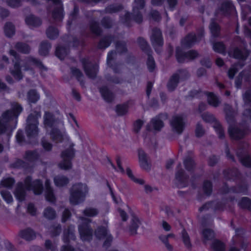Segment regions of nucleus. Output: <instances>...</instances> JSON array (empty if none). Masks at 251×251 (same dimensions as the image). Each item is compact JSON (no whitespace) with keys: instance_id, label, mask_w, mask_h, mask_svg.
Wrapping results in <instances>:
<instances>
[{"instance_id":"2f4dec72","label":"nucleus","mask_w":251,"mask_h":251,"mask_svg":"<svg viewBox=\"0 0 251 251\" xmlns=\"http://www.w3.org/2000/svg\"><path fill=\"white\" fill-rule=\"evenodd\" d=\"M27 99L29 102L34 103L39 99V96L35 91L31 90L28 93Z\"/></svg>"},{"instance_id":"3c124183","label":"nucleus","mask_w":251,"mask_h":251,"mask_svg":"<svg viewBox=\"0 0 251 251\" xmlns=\"http://www.w3.org/2000/svg\"><path fill=\"white\" fill-rule=\"evenodd\" d=\"M241 206L244 208H249L251 206V201L248 198H243L240 201Z\"/></svg>"},{"instance_id":"79ce46f5","label":"nucleus","mask_w":251,"mask_h":251,"mask_svg":"<svg viewBox=\"0 0 251 251\" xmlns=\"http://www.w3.org/2000/svg\"><path fill=\"white\" fill-rule=\"evenodd\" d=\"M14 182V181L12 178H6L1 181V185L6 188H10Z\"/></svg>"},{"instance_id":"680f3d73","label":"nucleus","mask_w":251,"mask_h":251,"mask_svg":"<svg viewBox=\"0 0 251 251\" xmlns=\"http://www.w3.org/2000/svg\"><path fill=\"white\" fill-rule=\"evenodd\" d=\"M45 246L47 248L51 250L52 251H54L56 248V245L52 244V243L49 240L46 241Z\"/></svg>"},{"instance_id":"a18cd8bd","label":"nucleus","mask_w":251,"mask_h":251,"mask_svg":"<svg viewBox=\"0 0 251 251\" xmlns=\"http://www.w3.org/2000/svg\"><path fill=\"white\" fill-rule=\"evenodd\" d=\"M213 50L220 53H223L225 50V46L222 43H216L213 45Z\"/></svg>"},{"instance_id":"774afa93","label":"nucleus","mask_w":251,"mask_h":251,"mask_svg":"<svg viewBox=\"0 0 251 251\" xmlns=\"http://www.w3.org/2000/svg\"><path fill=\"white\" fill-rule=\"evenodd\" d=\"M244 99L246 101H251V91L250 90L244 94Z\"/></svg>"},{"instance_id":"7c9ffc66","label":"nucleus","mask_w":251,"mask_h":251,"mask_svg":"<svg viewBox=\"0 0 251 251\" xmlns=\"http://www.w3.org/2000/svg\"><path fill=\"white\" fill-rule=\"evenodd\" d=\"M126 173L127 175L135 183L141 185H143L144 184V180L140 177H137L135 176L132 174L131 171L129 169L127 168L126 169Z\"/></svg>"},{"instance_id":"a211bd4d","label":"nucleus","mask_w":251,"mask_h":251,"mask_svg":"<svg viewBox=\"0 0 251 251\" xmlns=\"http://www.w3.org/2000/svg\"><path fill=\"white\" fill-rule=\"evenodd\" d=\"M198 54L197 51L195 50H190L185 53L184 55H182L177 50L176 51V58L178 62H181L184 61V57L189 58V59H193L196 57L198 56Z\"/></svg>"},{"instance_id":"0eeeda50","label":"nucleus","mask_w":251,"mask_h":251,"mask_svg":"<svg viewBox=\"0 0 251 251\" xmlns=\"http://www.w3.org/2000/svg\"><path fill=\"white\" fill-rule=\"evenodd\" d=\"M74 151L72 147L65 150L61 155L62 161L59 163V167L63 170H69L72 167L71 160L74 156Z\"/></svg>"},{"instance_id":"423d86ee","label":"nucleus","mask_w":251,"mask_h":251,"mask_svg":"<svg viewBox=\"0 0 251 251\" xmlns=\"http://www.w3.org/2000/svg\"><path fill=\"white\" fill-rule=\"evenodd\" d=\"M41 115L35 112L34 114H30L27 119V126L26 130L28 136H31L37 134V125L38 124V119L40 117Z\"/></svg>"},{"instance_id":"c756f323","label":"nucleus","mask_w":251,"mask_h":251,"mask_svg":"<svg viewBox=\"0 0 251 251\" xmlns=\"http://www.w3.org/2000/svg\"><path fill=\"white\" fill-rule=\"evenodd\" d=\"M211 247L214 251H225V249L224 244L217 240H214L212 241Z\"/></svg>"},{"instance_id":"c9c22d12","label":"nucleus","mask_w":251,"mask_h":251,"mask_svg":"<svg viewBox=\"0 0 251 251\" xmlns=\"http://www.w3.org/2000/svg\"><path fill=\"white\" fill-rule=\"evenodd\" d=\"M16 48L19 51L25 53H28L30 50L28 46L24 43H18L16 46Z\"/></svg>"},{"instance_id":"13d9d810","label":"nucleus","mask_w":251,"mask_h":251,"mask_svg":"<svg viewBox=\"0 0 251 251\" xmlns=\"http://www.w3.org/2000/svg\"><path fill=\"white\" fill-rule=\"evenodd\" d=\"M7 3L9 5L13 7H16L20 5V0H8Z\"/></svg>"},{"instance_id":"37998d69","label":"nucleus","mask_w":251,"mask_h":251,"mask_svg":"<svg viewBox=\"0 0 251 251\" xmlns=\"http://www.w3.org/2000/svg\"><path fill=\"white\" fill-rule=\"evenodd\" d=\"M182 238L183 242L185 245V246L187 248H189L191 246V242L190 240V238L188 235V234L185 231L183 230L182 232Z\"/></svg>"},{"instance_id":"ddd939ff","label":"nucleus","mask_w":251,"mask_h":251,"mask_svg":"<svg viewBox=\"0 0 251 251\" xmlns=\"http://www.w3.org/2000/svg\"><path fill=\"white\" fill-rule=\"evenodd\" d=\"M138 158L141 168L145 170H149L151 168V163L147 154L143 151H139Z\"/></svg>"},{"instance_id":"dca6fc26","label":"nucleus","mask_w":251,"mask_h":251,"mask_svg":"<svg viewBox=\"0 0 251 251\" xmlns=\"http://www.w3.org/2000/svg\"><path fill=\"white\" fill-rule=\"evenodd\" d=\"M163 126V123L160 118L155 117L151 121L149 126V129L151 130L158 131L160 130Z\"/></svg>"},{"instance_id":"5701e85b","label":"nucleus","mask_w":251,"mask_h":251,"mask_svg":"<svg viewBox=\"0 0 251 251\" xmlns=\"http://www.w3.org/2000/svg\"><path fill=\"white\" fill-rule=\"evenodd\" d=\"M25 23L29 26L32 27L40 25L41 21L39 19L35 18L33 15H29L25 18Z\"/></svg>"},{"instance_id":"c85d7f7f","label":"nucleus","mask_w":251,"mask_h":251,"mask_svg":"<svg viewBox=\"0 0 251 251\" xmlns=\"http://www.w3.org/2000/svg\"><path fill=\"white\" fill-rule=\"evenodd\" d=\"M21 236L26 240H30L35 238V234L32 230L27 229L21 232Z\"/></svg>"},{"instance_id":"4d7b16f0","label":"nucleus","mask_w":251,"mask_h":251,"mask_svg":"<svg viewBox=\"0 0 251 251\" xmlns=\"http://www.w3.org/2000/svg\"><path fill=\"white\" fill-rule=\"evenodd\" d=\"M205 193L209 195L211 191V183L209 181H206L204 183L203 186Z\"/></svg>"},{"instance_id":"393cba45","label":"nucleus","mask_w":251,"mask_h":251,"mask_svg":"<svg viewBox=\"0 0 251 251\" xmlns=\"http://www.w3.org/2000/svg\"><path fill=\"white\" fill-rule=\"evenodd\" d=\"M84 70L88 76L90 77H94L97 73L98 66L97 65L92 66L88 65V66H84Z\"/></svg>"},{"instance_id":"9b49d317","label":"nucleus","mask_w":251,"mask_h":251,"mask_svg":"<svg viewBox=\"0 0 251 251\" xmlns=\"http://www.w3.org/2000/svg\"><path fill=\"white\" fill-rule=\"evenodd\" d=\"M95 234L98 239L104 240V246H108L112 240V237L105 226L98 228Z\"/></svg>"},{"instance_id":"39448f33","label":"nucleus","mask_w":251,"mask_h":251,"mask_svg":"<svg viewBox=\"0 0 251 251\" xmlns=\"http://www.w3.org/2000/svg\"><path fill=\"white\" fill-rule=\"evenodd\" d=\"M22 110V107L18 104H14L12 107V111H7L2 115L1 119L0 120V134L5 132L6 130L4 124L13 118H16Z\"/></svg>"},{"instance_id":"6e6d98bb","label":"nucleus","mask_w":251,"mask_h":251,"mask_svg":"<svg viewBox=\"0 0 251 251\" xmlns=\"http://www.w3.org/2000/svg\"><path fill=\"white\" fill-rule=\"evenodd\" d=\"M204 134V130L199 124L197 125L196 128V134L198 137H201Z\"/></svg>"},{"instance_id":"09e8293b","label":"nucleus","mask_w":251,"mask_h":251,"mask_svg":"<svg viewBox=\"0 0 251 251\" xmlns=\"http://www.w3.org/2000/svg\"><path fill=\"white\" fill-rule=\"evenodd\" d=\"M184 165L188 170H190L194 166V163L192 158H188L184 160Z\"/></svg>"},{"instance_id":"4be33fe9","label":"nucleus","mask_w":251,"mask_h":251,"mask_svg":"<svg viewBox=\"0 0 251 251\" xmlns=\"http://www.w3.org/2000/svg\"><path fill=\"white\" fill-rule=\"evenodd\" d=\"M75 236L74 234V227H71L70 228L65 230L64 232L63 240L64 243L70 242L71 240H74Z\"/></svg>"},{"instance_id":"338daca9","label":"nucleus","mask_w":251,"mask_h":251,"mask_svg":"<svg viewBox=\"0 0 251 251\" xmlns=\"http://www.w3.org/2000/svg\"><path fill=\"white\" fill-rule=\"evenodd\" d=\"M61 251H81L79 249L74 250L69 245H65L62 246Z\"/></svg>"},{"instance_id":"603ef678","label":"nucleus","mask_w":251,"mask_h":251,"mask_svg":"<svg viewBox=\"0 0 251 251\" xmlns=\"http://www.w3.org/2000/svg\"><path fill=\"white\" fill-rule=\"evenodd\" d=\"M147 65L148 69L150 71H152L155 68L154 61L153 58L151 56H149L148 57Z\"/></svg>"},{"instance_id":"bb28decb","label":"nucleus","mask_w":251,"mask_h":251,"mask_svg":"<svg viewBox=\"0 0 251 251\" xmlns=\"http://www.w3.org/2000/svg\"><path fill=\"white\" fill-rule=\"evenodd\" d=\"M230 54L236 58L244 59L247 56L248 52L245 50H244L243 51H241L238 49H236L234 50L232 52H230Z\"/></svg>"},{"instance_id":"0e129e2a","label":"nucleus","mask_w":251,"mask_h":251,"mask_svg":"<svg viewBox=\"0 0 251 251\" xmlns=\"http://www.w3.org/2000/svg\"><path fill=\"white\" fill-rule=\"evenodd\" d=\"M237 71V69L235 68V67L234 66H233L232 67H231L229 70L228 72V75L229 77H230L231 78H233Z\"/></svg>"},{"instance_id":"a19ab883","label":"nucleus","mask_w":251,"mask_h":251,"mask_svg":"<svg viewBox=\"0 0 251 251\" xmlns=\"http://www.w3.org/2000/svg\"><path fill=\"white\" fill-rule=\"evenodd\" d=\"M128 110V106L127 104L119 105L117 106L116 111L119 115H123L126 113Z\"/></svg>"},{"instance_id":"864d4df0","label":"nucleus","mask_w":251,"mask_h":251,"mask_svg":"<svg viewBox=\"0 0 251 251\" xmlns=\"http://www.w3.org/2000/svg\"><path fill=\"white\" fill-rule=\"evenodd\" d=\"M176 177L177 180L182 181L186 178V176L184 174L182 170H178L176 175Z\"/></svg>"},{"instance_id":"8fccbe9b","label":"nucleus","mask_w":251,"mask_h":251,"mask_svg":"<svg viewBox=\"0 0 251 251\" xmlns=\"http://www.w3.org/2000/svg\"><path fill=\"white\" fill-rule=\"evenodd\" d=\"M38 157V154L36 152L28 151L26 153V158L28 160H34Z\"/></svg>"},{"instance_id":"6e6552de","label":"nucleus","mask_w":251,"mask_h":251,"mask_svg":"<svg viewBox=\"0 0 251 251\" xmlns=\"http://www.w3.org/2000/svg\"><path fill=\"white\" fill-rule=\"evenodd\" d=\"M89 221L87 219H79L78 230L81 239L83 241L89 240L92 237V231L89 228L88 223Z\"/></svg>"},{"instance_id":"2eb2a0df","label":"nucleus","mask_w":251,"mask_h":251,"mask_svg":"<svg viewBox=\"0 0 251 251\" xmlns=\"http://www.w3.org/2000/svg\"><path fill=\"white\" fill-rule=\"evenodd\" d=\"M202 239L205 244H211L214 237V232L209 229H205L202 232Z\"/></svg>"},{"instance_id":"b1692460","label":"nucleus","mask_w":251,"mask_h":251,"mask_svg":"<svg viewBox=\"0 0 251 251\" xmlns=\"http://www.w3.org/2000/svg\"><path fill=\"white\" fill-rule=\"evenodd\" d=\"M228 132L230 136L234 139H239L243 136V133L238 128L230 126Z\"/></svg>"},{"instance_id":"49530a36","label":"nucleus","mask_w":251,"mask_h":251,"mask_svg":"<svg viewBox=\"0 0 251 251\" xmlns=\"http://www.w3.org/2000/svg\"><path fill=\"white\" fill-rule=\"evenodd\" d=\"M98 212L96 209L93 208H87L85 210L84 214L88 217H93L96 216Z\"/></svg>"},{"instance_id":"20e7f679","label":"nucleus","mask_w":251,"mask_h":251,"mask_svg":"<svg viewBox=\"0 0 251 251\" xmlns=\"http://www.w3.org/2000/svg\"><path fill=\"white\" fill-rule=\"evenodd\" d=\"M88 190L87 186L84 184L76 183L74 185L71 191V203L76 204L83 201Z\"/></svg>"},{"instance_id":"5fc2aeb1","label":"nucleus","mask_w":251,"mask_h":251,"mask_svg":"<svg viewBox=\"0 0 251 251\" xmlns=\"http://www.w3.org/2000/svg\"><path fill=\"white\" fill-rule=\"evenodd\" d=\"M233 9V6L229 3H226L223 5L222 10L223 12H227L228 11H231Z\"/></svg>"},{"instance_id":"a878e982","label":"nucleus","mask_w":251,"mask_h":251,"mask_svg":"<svg viewBox=\"0 0 251 251\" xmlns=\"http://www.w3.org/2000/svg\"><path fill=\"white\" fill-rule=\"evenodd\" d=\"M207 101L208 103L214 107L218 106L220 101L218 98L212 93L207 94Z\"/></svg>"},{"instance_id":"c03bdc74","label":"nucleus","mask_w":251,"mask_h":251,"mask_svg":"<svg viewBox=\"0 0 251 251\" xmlns=\"http://www.w3.org/2000/svg\"><path fill=\"white\" fill-rule=\"evenodd\" d=\"M210 28L213 36H216L218 35L220 28L216 23L215 22H212L210 25Z\"/></svg>"},{"instance_id":"f8f14e48","label":"nucleus","mask_w":251,"mask_h":251,"mask_svg":"<svg viewBox=\"0 0 251 251\" xmlns=\"http://www.w3.org/2000/svg\"><path fill=\"white\" fill-rule=\"evenodd\" d=\"M144 3V0H135L133 11L135 21L137 23H140L142 21V18L139 10L142 9Z\"/></svg>"},{"instance_id":"9d476101","label":"nucleus","mask_w":251,"mask_h":251,"mask_svg":"<svg viewBox=\"0 0 251 251\" xmlns=\"http://www.w3.org/2000/svg\"><path fill=\"white\" fill-rule=\"evenodd\" d=\"M201 118L207 123H213V126L216 132L219 134V136L220 138H222L224 136V132L221 125L216 121L213 115L208 113H204L202 114Z\"/></svg>"},{"instance_id":"473e14b6","label":"nucleus","mask_w":251,"mask_h":251,"mask_svg":"<svg viewBox=\"0 0 251 251\" xmlns=\"http://www.w3.org/2000/svg\"><path fill=\"white\" fill-rule=\"evenodd\" d=\"M4 32L7 36L11 37L12 36L15 32L13 25L11 23H7L5 25Z\"/></svg>"},{"instance_id":"58836bf2","label":"nucleus","mask_w":251,"mask_h":251,"mask_svg":"<svg viewBox=\"0 0 251 251\" xmlns=\"http://www.w3.org/2000/svg\"><path fill=\"white\" fill-rule=\"evenodd\" d=\"M55 212L51 208H47L44 212V216L49 219H51L55 217Z\"/></svg>"},{"instance_id":"ea45409f","label":"nucleus","mask_w":251,"mask_h":251,"mask_svg":"<svg viewBox=\"0 0 251 251\" xmlns=\"http://www.w3.org/2000/svg\"><path fill=\"white\" fill-rule=\"evenodd\" d=\"M66 54L67 50L64 48L58 47L56 48V55L60 59H63Z\"/></svg>"},{"instance_id":"aec40b11","label":"nucleus","mask_w":251,"mask_h":251,"mask_svg":"<svg viewBox=\"0 0 251 251\" xmlns=\"http://www.w3.org/2000/svg\"><path fill=\"white\" fill-rule=\"evenodd\" d=\"M183 72H180L179 75H174L170 80L168 84V88L170 91H173L176 87L179 79L183 75Z\"/></svg>"},{"instance_id":"f03ea898","label":"nucleus","mask_w":251,"mask_h":251,"mask_svg":"<svg viewBox=\"0 0 251 251\" xmlns=\"http://www.w3.org/2000/svg\"><path fill=\"white\" fill-rule=\"evenodd\" d=\"M25 190H32L35 194L38 195L42 192V184L39 180L31 182L30 177H27L25 181L24 185L19 183L15 191V197L19 201H22L24 200Z\"/></svg>"},{"instance_id":"4468645a","label":"nucleus","mask_w":251,"mask_h":251,"mask_svg":"<svg viewBox=\"0 0 251 251\" xmlns=\"http://www.w3.org/2000/svg\"><path fill=\"white\" fill-rule=\"evenodd\" d=\"M151 40L154 47H156V46H161L163 45L161 33L159 29H155L153 31Z\"/></svg>"},{"instance_id":"1a4fd4ad","label":"nucleus","mask_w":251,"mask_h":251,"mask_svg":"<svg viewBox=\"0 0 251 251\" xmlns=\"http://www.w3.org/2000/svg\"><path fill=\"white\" fill-rule=\"evenodd\" d=\"M170 124L172 129L174 132L178 134L181 133L185 126L183 117L180 115L173 117L170 122Z\"/></svg>"},{"instance_id":"f3484780","label":"nucleus","mask_w":251,"mask_h":251,"mask_svg":"<svg viewBox=\"0 0 251 251\" xmlns=\"http://www.w3.org/2000/svg\"><path fill=\"white\" fill-rule=\"evenodd\" d=\"M243 232V230L241 229L236 230V234L232 238V242L234 245L240 244L241 248L245 249L248 245V243L246 241H243L241 237L239 236V235Z\"/></svg>"},{"instance_id":"f704fd0d","label":"nucleus","mask_w":251,"mask_h":251,"mask_svg":"<svg viewBox=\"0 0 251 251\" xmlns=\"http://www.w3.org/2000/svg\"><path fill=\"white\" fill-rule=\"evenodd\" d=\"M202 33H201V36H198V37L194 34H190L188 35L186 39L188 42L186 44L187 45L190 46L194 42L199 41L200 40V38L202 37Z\"/></svg>"},{"instance_id":"cd10ccee","label":"nucleus","mask_w":251,"mask_h":251,"mask_svg":"<svg viewBox=\"0 0 251 251\" xmlns=\"http://www.w3.org/2000/svg\"><path fill=\"white\" fill-rule=\"evenodd\" d=\"M100 93L103 99L107 101H111L113 99V95L105 87L100 89Z\"/></svg>"},{"instance_id":"72a5a7b5","label":"nucleus","mask_w":251,"mask_h":251,"mask_svg":"<svg viewBox=\"0 0 251 251\" xmlns=\"http://www.w3.org/2000/svg\"><path fill=\"white\" fill-rule=\"evenodd\" d=\"M140 225V222L139 219L135 217H133L132 220V224L130 227V230L131 234L136 233V231L138 227Z\"/></svg>"},{"instance_id":"e433bc0d","label":"nucleus","mask_w":251,"mask_h":251,"mask_svg":"<svg viewBox=\"0 0 251 251\" xmlns=\"http://www.w3.org/2000/svg\"><path fill=\"white\" fill-rule=\"evenodd\" d=\"M47 36L50 39H54L57 37L58 35V30L52 27H50L48 28L47 31Z\"/></svg>"},{"instance_id":"bf43d9fd","label":"nucleus","mask_w":251,"mask_h":251,"mask_svg":"<svg viewBox=\"0 0 251 251\" xmlns=\"http://www.w3.org/2000/svg\"><path fill=\"white\" fill-rule=\"evenodd\" d=\"M42 145L43 148L46 151H50L52 148V145L45 140L42 141Z\"/></svg>"},{"instance_id":"052dcab7","label":"nucleus","mask_w":251,"mask_h":251,"mask_svg":"<svg viewBox=\"0 0 251 251\" xmlns=\"http://www.w3.org/2000/svg\"><path fill=\"white\" fill-rule=\"evenodd\" d=\"M143 125V122L141 120L137 121L134 125V129L135 131L138 132L141 128Z\"/></svg>"},{"instance_id":"6ab92c4d","label":"nucleus","mask_w":251,"mask_h":251,"mask_svg":"<svg viewBox=\"0 0 251 251\" xmlns=\"http://www.w3.org/2000/svg\"><path fill=\"white\" fill-rule=\"evenodd\" d=\"M45 197L46 200L50 202H53L55 200V197L52 189L50 186V182L47 180L45 182Z\"/></svg>"},{"instance_id":"de8ad7c7","label":"nucleus","mask_w":251,"mask_h":251,"mask_svg":"<svg viewBox=\"0 0 251 251\" xmlns=\"http://www.w3.org/2000/svg\"><path fill=\"white\" fill-rule=\"evenodd\" d=\"M1 195L3 199L7 202L10 203L12 201L13 198L11 194L6 191H2Z\"/></svg>"},{"instance_id":"4c0bfd02","label":"nucleus","mask_w":251,"mask_h":251,"mask_svg":"<svg viewBox=\"0 0 251 251\" xmlns=\"http://www.w3.org/2000/svg\"><path fill=\"white\" fill-rule=\"evenodd\" d=\"M50 48V44L46 42H44L41 45L40 49L39 50L40 53L42 55H46L47 54L49 49Z\"/></svg>"},{"instance_id":"e2e57ef3","label":"nucleus","mask_w":251,"mask_h":251,"mask_svg":"<svg viewBox=\"0 0 251 251\" xmlns=\"http://www.w3.org/2000/svg\"><path fill=\"white\" fill-rule=\"evenodd\" d=\"M110 45V43L107 39L102 40L100 41L99 44V48H106L108 47Z\"/></svg>"},{"instance_id":"412c9836","label":"nucleus","mask_w":251,"mask_h":251,"mask_svg":"<svg viewBox=\"0 0 251 251\" xmlns=\"http://www.w3.org/2000/svg\"><path fill=\"white\" fill-rule=\"evenodd\" d=\"M68 182V178L63 176L58 175L54 178V183L57 187H63L67 185Z\"/></svg>"},{"instance_id":"7ed1b4c3","label":"nucleus","mask_w":251,"mask_h":251,"mask_svg":"<svg viewBox=\"0 0 251 251\" xmlns=\"http://www.w3.org/2000/svg\"><path fill=\"white\" fill-rule=\"evenodd\" d=\"M44 119L45 126L52 140L56 142L61 141L62 134L57 128L58 125V122L54 120L52 115L50 113L48 112L45 113Z\"/></svg>"},{"instance_id":"69168bd1","label":"nucleus","mask_w":251,"mask_h":251,"mask_svg":"<svg viewBox=\"0 0 251 251\" xmlns=\"http://www.w3.org/2000/svg\"><path fill=\"white\" fill-rule=\"evenodd\" d=\"M27 210L31 215H34L36 214V209L32 204H29L27 207Z\"/></svg>"},{"instance_id":"f257e3e1","label":"nucleus","mask_w":251,"mask_h":251,"mask_svg":"<svg viewBox=\"0 0 251 251\" xmlns=\"http://www.w3.org/2000/svg\"><path fill=\"white\" fill-rule=\"evenodd\" d=\"M10 55L14 58V66L10 69V73L17 80H20L24 76V71H27L31 66L36 64V61L33 59H29L26 62L19 61L17 53L14 50L10 51Z\"/></svg>"}]
</instances>
